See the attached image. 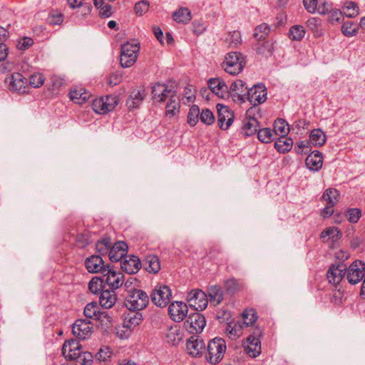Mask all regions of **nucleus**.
<instances>
[{"mask_svg":"<svg viewBox=\"0 0 365 365\" xmlns=\"http://www.w3.org/2000/svg\"><path fill=\"white\" fill-rule=\"evenodd\" d=\"M84 316L87 319H96L103 321L107 319L108 322H111V317L108 316L106 312H100L99 307L96 302L88 303L83 311Z\"/></svg>","mask_w":365,"mask_h":365,"instance_id":"20","label":"nucleus"},{"mask_svg":"<svg viewBox=\"0 0 365 365\" xmlns=\"http://www.w3.org/2000/svg\"><path fill=\"white\" fill-rule=\"evenodd\" d=\"M5 82L8 85L9 89L14 92L24 93L29 87L27 79L20 73H12L6 78Z\"/></svg>","mask_w":365,"mask_h":365,"instance_id":"10","label":"nucleus"},{"mask_svg":"<svg viewBox=\"0 0 365 365\" xmlns=\"http://www.w3.org/2000/svg\"><path fill=\"white\" fill-rule=\"evenodd\" d=\"M323 158L321 152L314 150L310 153L305 160V164L308 169L318 171L322 167Z\"/></svg>","mask_w":365,"mask_h":365,"instance_id":"27","label":"nucleus"},{"mask_svg":"<svg viewBox=\"0 0 365 365\" xmlns=\"http://www.w3.org/2000/svg\"><path fill=\"white\" fill-rule=\"evenodd\" d=\"M206 30V26L204 22L201 20H195L192 23V32L199 36Z\"/></svg>","mask_w":365,"mask_h":365,"instance_id":"64","label":"nucleus"},{"mask_svg":"<svg viewBox=\"0 0 365 365\" xmlns=\"http://www.w3.org/2000/svg\"><path fill=\"white\" fill-rule=\"evenodd\" d=\"M122 81V74L120 72H114L109 75L107 79V83L110 86L118 85Z\"/></svg>","mask_w":365,"mask_h":365,"instance_id":"62","label":"nucleus"},{"mask_svg":"<svg viewBox=\"0 0 365 365\" xmlns=\"http://www.w3.org/2000/svg\"><path fill=\"white\" fill-rule=\"evenodd\" d=\"M45 81V78L41 73H36L32 74L29 78V85L33 88L41 87Z\"/></svg>","mask_w":365,"mask_h":365,"instance_id":"56","label":"nucleus"},{"mask_svg":"<svg viewBox=\"0 0 365 365\" xmlns=\"http://www.w3.org/2000/svg\"><path fill=\"white\" fill-rule=\"evenodd\" d=\"M341 236L340 231L336 227H329L321 233V237L325 238L329 237L331 238L333 240H336Z\"/></svg>","mask_w":365,"mask_h":365,"instance_id":"58","label":"nucleus"},{"mask_svg":"<svg viewBox=\"0 0 365 365\" xmlns=\"http://www.w3.org/2000/svg\"><path fill=\"white\" fill-rule=\"evenodd\" d=\"M187 301L190 303V306L194 308L195 311L204 310L208 303L207 294L200 289L190 291L187 294Z\"/></svg>","mask_w":365,"mask_h":365,"instance_id":"9","label":"nucleus"},{"mask_svg":"<svg viewBox=\"0 0 365 365\" xmlns=\"http://www.w3.org/2000/svg\"><path fill=\"white\" fill-rule=\"evenodd\" d=\"M94 6L99 10L101 17L108 18L111 16L112 6L108 4H104L103 0H93Z\"/></svg>","mask_w":365,"mask_h":365,"instance_id":"43","label":"nucleus"},{"mask_svg":"<svg viewBox=\"0 0 365 365\" xmlns=\"http://www.w3.org/2000/svg\"><path fill=\"white\" fill-rule=\"evenodd\" d=\"M259 128V123L255 118H248L244 120L242 126V133L245 136L255 135Z\"/></svg>","mask_w":365,"mask_h":365,"instance_id":"31","label":"nucleus"},{"mask_svg":"<svg viewBox=\"0 0 365 365\" xmlns=\"http://www.w3.org/2000/svg\"><path fill=\"white\" fill-rule=\"evenodd\" d=\"M248 88L242 80H237L230 87V93L233 98L241 102H245V96L247 95ZM236 101V99H235Z\"/></svg>","mask_w":365,"mask_h":365,"instance_id":"24","label":"nucleus"},{"mask_svg":"<svg viewBox=\"0 0 365 365\" xmlns=\"http://www.w3.org/2000/svg\"><path fill=\"white\" fill-rule=\"evenodd\" d=\"M274 51V44L271 41H265L262 43H259L257 47V52L259 54L264 56L266 57L269 56Z\"/></svg>","mask_w":365,"mask_h":365,"instance_id":"48","label":"nucleus"},{"mask_svg":"<svg viewBox=\"0 0 365 365\" xmlns=\"http://www.w3.org/2000/svg\"><path fill=\"white\" fill-rule=\"evenodd\" d=\"M120 262L123 271L130 274L138 272L141 267L140 259L135 255H127L126 254Z\"/></svg>","mask_w":365,"mask_h":365,"instance_id":"18","label":"nucleus"},{"mask_svg":"<svg viewBox=\"0 0 365 365\" xmlns=\"http://www.w3.org/2000/svg\"><path fill=\"white\" fill-rule=\"evenodd\" d=\"M270 32V27L267 24H262L255 28L254 37L258 40L265 39Z\"/></svg>","mask_w":365,"mask_h":365,"instance_id":"46","label":"nucleus"},{"mask_svg":"<svg viewBox=\"0 0 365 365\" xmlns=\"http://www.w3.org/2000/svg\"><path fill=\"white\" fill-rule=\"evenodd\" d=\"M128 252V245L120 241L110 246L108 252L109 259L113 262L120 261Z\"/></svg>","mask_w":365,"mask_h":365,"instance_id":"22","label":"nucleus"},{"mask_svg":"<svg viewBox=\"0 0 365 365\" xmlns=\"http://www.w3.org/2000/svg\"><path fill=\"white\" fill-rule=\"evenodd\" d=\"M69 96L74 103L82 104L89 99L91 94L84 88H77L70 91Z\"/></svg>","mask_w":365,"mask_h":365,"instance_id":"34","label":"nucleus"},{"mask_svg":"<svg viewBox=\"0 0 365 365\" xmlns=\"http://www.w3.org/2000/svg\"><path fill=\"white\" fill-rule=\"evenodd\" d=\"M206 325L205 317L198 312H194L188 315L184 322L185 329L192 334L201 333Z\"/></svg>","mask_w":365,"mask_h":365,"instance_id":"7","label":"nucleus"},{"mask_svg":"<svg viewBox=\"0 0 365 365\" xmlns=\"http://www.w3.org/2000/svg\"><path fill=\"white\" fill-rule=\"evenodd\" d=\"M119 99L117 96L108 95L93 101L92 106L96 113L106 114L113 110L118 105Z\"/></svg>","mask_w":365,"mask_h":365,"instance_id":"5","label":"nucleus"},{"mask_svg":"<svg viewBox=\"0 0 365 365\" xmlns=\"http://www.w3.org/2000/svg\"><path fill=\"white\" fill-rule=\"evenodd\" d=\"M227 40L230 46L237 47L241 43V34L239 31H235L232 33H230Z\"/></svg>","mask_w":365,"mask_h":365,"instance_id":"61","label":"nucleus"},{"mask_svg":"<svg viewBox=\"0 0 365 365\" xmlns=\"http://www.w3.org/2000/svg\"><path fill=\"white\" fill-rule=\"evenodd\" d=\"M358 31L359 26L351 21H346L341 26V32L345 36H356Z\"/></svg>","mask_w":365,"mask_h":365,"instance_id":"45","label":"nucleus"},{"mask_svg":"<svg viewBox=\"0 0 365 365\" xmlns=\"http://www.w3.org/2000/svg\"><path fill=\"white\" fill-rule=\"evenodd\" d=\"M341 11L343 15L348 18H355L359 14V9L358 5L354 1H346L342 8Z\"/></svg>","mask_w":365,"mask_h":365,"instance_id":"38","label":"nucleus"},{"mask_svg":"<svg viewBox=\"0 0 365 365\" xmlns=\"http://www.w3.org/2000/svg\"><path fill=\"white\" fill-rule=\"evenodd\" d=\"M310 143L314 146H322L327 140L325 133L321 129H314L309 135Z\"/></svg>","mask_w":365,"mask_h":365,"instance_id":"40","label":"nucleus"},{"mask_svg":"<svg viewBox=\"0 0 365 365\" xmlns=\"http://www.w3.org/2000/svg\"><path fill=\"white\" fill-rule=\"evenodd\" d=\"M101 277L103 283L112 289H116L123 284V275L114 271L110 265H107V269Z\"/></svg>","mask_w":365,"mask_h":365,"instance_id":"11","label":"nucleus"},{"mask_svg":"<svg viewBox=\"0 0 365 365\" xmlns=\"http://www.w3.org/2000/svg\"><path fill=\"white\" fill-rule=\"evenodd\" d=\"M200 115V108L197 105H192L187 114V123L194 126L197 123Z\"/></svg>","mask_w":365,"mask_h":365,"instance_id":"49","label":"nucleus"},{"mask_svg":"<svg viewBox=\"0 0 365 365\" xmlns=\"http://www.w3.org/2000/svg\"><path fill=\"white\" fill-rule=\"evenodd\" d=\"M85 266L90 273H103L107 269L104 262L99 255H92L85 261Z\"/></svg>","mask_w":365,"mask_h":365,"instance_id":"19","label":"nucleus"},{"mask_svg":"<svg viewBox=\"0 0 365 365\" xmlns=\"http://www.w3.org/2000/svg\"><path fill=\"white\" fill-rule=\"evenodd\" d=\"M173 19L177 23L186 24L192 19L191 12L187 7H180L173 14Z\"/></svg>","mask_w":365,"mask_h":365,"instance_id":"36","label":"nucleus"},{"mask_svg":"<svg viewBox=\"0 0 365 365\" xmlns=\"http://www.w3.org/2000/svg\"><path fill=\"white\" fill-rule=\"evenodd\" d=\"M200 119L202 123L206 125H211L215 121V116L210 110L205 108L200 113Z\"/></svg>","mask_w":365,"mask_h":365,"instance_id":"55","label":"nucleus"},{"mask_svg":"<svg viewBox=\"0 0 365 365\" xmlns=\"http://www.w3.org/2000/svg\"><path fill=\"white\" fill-rule=\"evenodd\" d=\"M348 220L351 223H356L361 217V210L357 208L349 209L346 214Z\"/></svg>","mask_w":365,"mask_h":365,"instance_id":"63","label":"nucleus"},{"mask_svg":"<svg viewBox=\"0 0 365 365\" xmlns=\"http://www.w3.org/2000/svg\"><path fill=\"white\" fill-rule=\"evenodd\" d=\"M339 191L334 188H329L325 190L322 195V199L327 202V205H335L339 200Z\"/></svg>","mask_w":365,"mask_h":365,"instance_id":"42","label":"nucleus"},{"mask_svg":"<svg viewBox=\"0 0 365 365\" xmlns=\"http://www.w3.org/2000/svg\"><path fill=\"white\" fill-rule=\"evenodd\" d=\"M145 98L144 91L133 90L131 91L126 101V106L129 109L136 108L142 103Z\"/></svg>","mask_w":365,"mask_h":365,"instance_id":"35","label":"nucleus"},{"mask_svg":"<svg viewBox=\"0 0 365 365\" xmlns=\"http://www.w3.org/2000/svg\"><path fill=\"white\" fill-rule=\"evenodd\" d=\"M111 245L109 238H103L96 242V248L100 255H104L108 253Z\"/></svg>","mask_w":365,"mask_h":365,"instance_id":"50","label":"nucleus"},{"mask_svg":"<svg viewBox=\"0 0 365 365\" xmlns=\"http://www.w3.org/2000/svg\"><path fill=\"white\" fill-rule=\"evenodd\" d=\"M293 145L292 138L280 137L274 143V148L281 153H285L289 151Z\"/></svg>","mask_w":365,"mask_h":365,"instance_id":"41","label":"nucleus"},{"mask_svg":"<svg viewBox=\"0 0 365 365\" xmlns=\"http://www.w3.org/2000/svg\"><path fill=\"white\" fill-rule=\"evenodd\" d=\"M137 310H130L125 315L123 322V327L130 330L136 327L143 320L142 314Z\"/></svg>","mask_w":365,"mask_h":365,"instance_id":"26","label":"nucleus"},{"mask_svg":"<svg viewBox=\"0 0 365 365\" xmlns=\"http://www.w3.org/2000/svg\"><path fill=\"white\" fill-rule=\"evenodd\" d=\"M104 283L102 280V277H95L91 279L88 283V289L91 292L96 294L98 291L103 290L105 288Z\"/></svg>","mask_w":365,"mask_h":365,"instance_id":"52","label":"nucleus"},{"mask_svg":"<svg viewBox=\"0 0 365 365\" xmlns=\"http://www.w3.org/2000/svg\"><path fill=\"white\" fill-rule=\"evenodd\" d=\"M140 46L138 42H127L121 46L120 63L122 67L129 68L136 61Z\"/></svg>","mask_w":365,"mask_h":365,"instance_id":"4","label":"nucleus"},{"mask_svg":"<svg viewBox=\"0 0 365 365\" xmlns=\"http://www.w3.org/2000/svg\"><path fill=\"white\" fill-rule=\"evenodd\" d=\"M245 101H249L252 105L257 106L265 101L267 92L265 87L262 85H255L248 88Z\"/></svg>","mask_w":365,"mask_h":365,"instance_id":"14","label":"nucleus"},{"mask_svg":"<svg viewBox=\"0 0 365 365\" xmlns=\"http://www.w3.org/2000/svg\"><path fill=\"white\" fill-rule=\"evenodd\" d=\"M150 4L146 0L140 1L135 4L134 9L138 16H142L149 9Z\"/></svg>","mask_w":365,"mask_h":365,"instance_id":"59","label":"nucleus"},{"mask_svg":"<svg viewBox=\"0 0 365 365\" xmlns=\"http://www.w3.org/2000/svg\"><path fill=\"white\" fill-rule=\"evenodd\" d=\"M217 110V123L222 130H227L232 124L234 113L228 106L218 103L216 106Z\"/></svg>","mask_w":365,"mask_h":365,"instance_id":"12","label":"nucleus"},{"mask_svg":"<svg viewBox=\"0 0 365 365\" xmlns=\"http://www.w3.org/2000/svg\"><path fill=\"white\" fill-rule=\"evenodd\" d=\"M186 349L190 356L199 357L205 349V344L198 336H192L187 341Z\"/></svg>","mask_w":365,"mask_h":365,"instance_id":"17","label":"nucleus"},{"mask_svg":"<svg viewBox=\"0 0 365 365\" xmlns=\"http://www.w3.org/2000/svg\"><path fill=\"white\" fill-rule=\"evenodd\" d=\"M328 14V21L331 24L340 23L343 20L344 15L340 9H331Z\"/></svg>","mask_w":365,"mask_h":365,"instance_id":"54","label":"nucleus"},{"mask_svg":"<svg viewBox=\"0 0 365 365\" xmlns=\"http://www.w3.org/2000/svg\"><path fill=\"white\" fill-rule=\"evenodd\" d=\"M117 299L114 289H104L101 292L99 302L102 307L105 309L111 308Z\"/></svg>","mask_w":365,"mask_h":365,"instance_id":"29","label":"nucleus"},{"mask_svg":"<svg viewBox=\"0 0 365 365\" xmlns=\"http://www.w3.org/2000/svg\"><path fill=\"white\" fill-rule=\"evenodd\" d=\"M171 296V290L168 286L158 285L150 294V299L157 307H165L170 302Z\"/></svg>","mask_w":365,"mask_h":365,"instance_id":"6","label":"nucleus"},{"mask_svg":"<svg viewBox=\"0 0 365 365\" xmlns=\"http://www.w3.org/2000/svg\"><path fill=\"white\" fill-rule=\"evenodd\" d=\"M207 296L211 304L218 305L223 300V292L218 286L214 285L209 287Z\"/></svg>","mask_w":365,"mask_h":365,"instance_id":"37","label":"nucleus"},{"mask_svg":"<svg viewBox=\"0 0 365 365\" xmlns=\"http://www.w3.org/2000/svg\"><path fill=\"white\" fill-rule=\"evenodd\" d=\"M273 132L270 128H259L257 131L258 139L264 143H270L272 140Z\"/></svg>","mask_w":365,"mask_h":365,"instance_id":"53","label":"nucleus"},{"mask_svg":"<svg viewBox=\"0 0 365 365\" xmlns=\"http://www.w3.org/2000/svg\"><path fill=\"white\" fill-rule=\"evenodd\" d=\"M346 279L350 284L359 283L364 277L365 263L361 260L352 262L346 269Z\"/></svg>","mask_w":365,"mask_h":365,"instance_id":"8","label":"nucleus"},{"mask_svg":"<svg viewBox=\"0 0 365 365\" xmlns=\"http://www.w3.org/2000/svg\"><path fill=\"white\" fill-rule=\"evenodd\" d=\"M165 339L168 343L175 345L181 340L180 329L178 326L170 327L165 333Z\"/></svg>","mask_w":365,"mask_h":365,"instance_id":"39","label":"nucleus"},{"mask_svg":"<svg viewBox=\"0 0 365 365\" xmlns=\"http://www.w3.org/2000/svg\"><path fill=\"white\" fill-rule=\"evenodd\" d=\"M148 302L149 297L145 292L135 288L128 290L125 305L129 310H142Z\"/></svg>","mask_w":365,"mask_h":365,"instance_id":"1","label":"nucleus"},{"mask_svg":"<svg viewBox=\"0 0 365 365\" xmlns=\"http://www.w3.org/2000/svg\"><path fill=\"white\" fill-rule=\"evenodd\" d=\"M143 265L148 272L158 273L160 269V262L156 255H148L143 261Z\"/></svg>","mask_w":365,"mask_h":365,"instance_id":"33","label":"nucleus"},{"mask_svg":"<svg viewBox=\"0 0 365 365\" xmlns=\"http://www.w3.org/2000/svg\"><path fill=\"white\" fill-rule=\"evenodd\" d=\"M92 324L88 319H76L72 327V332L80 339L88 338L92 333Z\"/></svg>","mask_w":365,"mask_h":365,"instance_id":"13","label":"nucleus"},{"mask_svg":"<svg viewBox=\"0 0 365 365\" xmlns=\"http://www.w3.org/2000/svg\"><path fill=\"white\" fill-rule=\"evenodd\" d=\"M227 349L226 342L222 338H214L207 345V360L212 364L219 363L224 357Z\"/></svg>","mask_w":365,"mask_h":365,"instance_id":"3","label":"nucleus"},{"mask_svg":"<svg viewBox=\"0 0 365 365\" xmlns=\"http://www.w3.org/2000/svg\"><path fill=\"white\" fill-rule=\"evenodd\" d=\"M243 347L245 353L252 358L257 357L261 353V341L259 338L252 335L247 337Z\"/></svg>","mask_w":365,"mask_h":365,"instance_id":"23","label":"nucleus"},{"mask_svg":"<svg viewBox=\"0 0 365 365\" xmlns=\"http://www.w3.org/2000/svg\"><path fill=\"white\" fill-rule=\"evenodd\" d=\"M81 344L76 339L66 341L62 347V354L67 360H76L81 351Z\"/></svg>","mask_w":365,"mask_h":365,"instance_id":"16","label":"nucleus"},{"mask_svg":"<svg viewBox=\"0 0 365 365\" xmlns=\"http://www.w3.org/2000/svg\"><path fill=\"white\" fill-rule=\"evenodd\" d=\"M168 94H172V91L164 84L158 83L153 87V98L157 102H164L168 98Z\"/></svg>","mask_w":365,"mask_h":365,"instance_id":"28","label":"nucleus"},{"mask_svg":"<svg viewBox=\"0 0 365 365\" xmlns=\"http://www.w3.org/2000/svg\"><path fill=\"white\" fill-rule=\"evenodd\" d=\"M274 127L275 133L280 135V137H285L289 131L288 123L283 119H277L275 120Z\"/></svg>","mask_w":365,"mask_h":365,"instance_id":"44","label":"nucleus"},{"mask_svg":"<svg viewBox=\"0 0 365 365\" xmlns=\"http://www.w3.org/2000/svg\"><path fill=\"white\" fill-rule=\"evenodd\" d=\"M245 63V58L240 53L230 52L226 55L222 66L226 73L235 76L242 72Z\"/></svg>","mask_w":365,"mask_h":365,"instance_id":"2","label":"nucleus"},{"mask_svg":"<svg viewBox=\"0 0 365 365\" xmlns=\"http://www.w3.org/2000/svg\"><path fill=\"white\" fill-rule=\"evenodd\" d=\"M188 308L185 303L175 301L168 307V313L172 320L176 322H182L187 316Z\"/></svg>","mask_w":365,"mask_h":365,"instance_id":"15","label":"nucleus"},{"mask_svg":"<svg viewBox=\"0 0 365 365\" xmlns=\"http://www.w3.org/2000/svg\"><path fill=\"white\" fill-rule=\"evenodd\" d=\"M76 360L82 365H91L93 363V355L88 351L81 352Z\"/></svg>","mask_w":365,"mask_h":365,"instance_id":"60","label":"nucleus"},{"mask_svg":"<svg viewBox=\"0 0 365 365\" xmlns=\"http://www.w3.org/2000/svg\"><path fill=\"white\" fill-rule=\"evenodd\" d=\"M346 265L339 264L331 265L327 271V278L329 283L338 284L345 275Z\"/></svg>","mask_w":365,"mask_h":365,"instance_id":"21","label":"nucleus"},{"mask_svg":"<svg viewBox=\"0 0 365 365\" xmlns=\"http://www.w3.org/2000/svg\"><path fill=\"white\" fill-rule=\"evenodd\" d=\"M207 84L212 92L219 97L224 98L228 93L227 86L220 78H210Z\"/></svg>","mask_w":365,"mask_h":365,"instance_id":"25","label":"nucleus"},{"mask_svg":"<svg viewBox=\"0 0 365 365\" xmlns=\"http://www.w3.org/2000/svg\"><path fill=\"white\" fill-rule=\"evenodd\" d=\"M112 351L107 346H103L98 350L96 357L98 361H106L111 357Z\"/></svg>","mask_w":365,"mask_h":365,"instance_id":"57","label":"nucleus"},{"mask_svg":"<svg viewBox=\"0 0 365 365\" xmlns=\"http://www.w3.org/2000/svg\"><path fill=\"white\" fill-rule=\"evenodd\" d=\"M242 319L243 322L241 323L242 324L243 327L252 326L257 319V316L255 311L253 309L245 310L242 313Z\"/></svg>","mask_w":365,"mask_h":365,"instance_id":"51","label":"nucleus"},{"mask_svg":"<svg viewBox=\"0 0 365 365\" xmlns=\"http://www.w3.org/2000/svg\"><path fill=\"white\" fill-rule=\"evenodd\" d=\"M180 100L174 93L170 94L169 101L165 107V115L168 118H173L179 113Z\"/></svg>","mask_w":365,"mask_h":365,"instance_id":"32","label":"nucleus"},{"mask_svg":"<svg viewBox=\"0 0 365 365\" xmlns=\"http://www.w3.org/2000/svg\"><path fill=\"white\" fill-rule=\"evenodd\" d=\"M305 34L304 26L300 25H295L290 28L289 36L293 41H300L303 38Z\"/></svg>","mask_w":365,"mask_h":365,"instance_id":"47","label":"nucleus"},{"mask_svg":"<svg viewBox=\"0 0 365 365\" xmlns=\"http://www.w3.org/2000/svg\"><path fill=\"white\" fill-rule=\"evenodd\" d=\"M242 329L243 325L240 322H230L227 324L225 332L229 339L236 340L242 335Z\"/></svg>","mask_w":365,"mask_h":365,"instance_id":"30","label":"nucleus"}]
</instances>
